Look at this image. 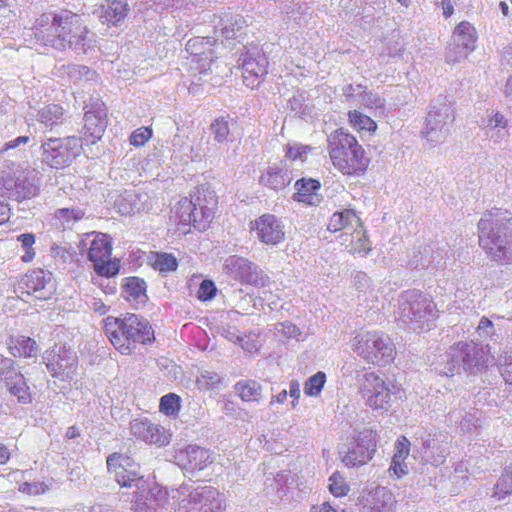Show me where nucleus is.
Segmentation results:
<instances>
[{
  "label": "nucleus",
  "instance_id": "obj_18",
  "mask_svg": "<svg viewBox=\"0 0 512 512\" xmlns=\"http://www.w3.org/2000/svg\"><path fill=\"white\" fill-rule=\"evenodd\" d=\"M188 198L194 202L195 211L203 218V226H210L218 206V197L215 191L205 185H200L190 193Z\"/></svg>",
  "mask_w": 512,
  "mask_h": 512
},
{
  "label": "nucleus",
  "instance_id": "obj_61",
  "mask_svg": "<svg viewBox=\"0 0 512 512\" xmlns=\"http://www.w3.org/2000/svg\"><path fill=\"white\" fill-rule=\"evenodd\" d=\"M9 218V208L6 203L0 201V225L5 223Z\"/></svg>",
  "mask_w": 512,
  "mask_h": 512
},
{
  "label": "nucleus",
  "instance_id": "obj_16",
  "mask_svg": "<svg viewBox=\"0 0 512 512\" xmlns=\"http://www.w3.org/2000/svg\"><path fill=\"white\" fill-rule=\"evenodd\" d=\"M225 266L234 278L243 284L263 287L269 280L257 265L245 258L232 256L226 260Z\"/></svg>",
  "mask_w": 512,
  "mask_h": 512
},
{
  "label": "nucleus",
  "instance_id": "obj_57",
  "mask_svg": "<svg viewBox=\"0 0 512 512\" xmlns=\"http://www.w3.org/2000/svg\"><path fill=\"white\" fill-rule=\"evenodd\" d=\"M11 458V452L9 448L0 442V465H5L9 462Z\"/></svg>",
  "mask_w": 512,
  "mask_h": 512
},
{
  "label": "nucleus",
  "instance_id": "obj_64",
  "mask_svg": "<svg viewBox=\"0 0 512 512\" xmlns=\"http://www.w3.org/2000/svg\"><path fill=\"white\" fill-rule=\"evenodd\" d=\"M66 438L74 439L80 436V430L76 426H70L67 428L65 433Z\"/></svg>",
  "mask_w": 512,
  "mask_h": 512
},
{
  "label": "nucleus",
  "instance_id": "obj_51",
  "mask_svg": "<svg viewBox=\"0 0 512 512\" xmlns=\"http://www.w3.org/2000/svg\"><path fill=\"white\" fill-rule=\"evenodd\" d=\"M501 375L507 384L512 385V354H506L504 356V362L501 366Z\"/></svg>",
  "mask_w": 512,
  "mask_h": 512
},
{
  "label": "nucleus",
  "instance_id": "obj_4",
  "mask_svg": "<svg viewBox=\"0 0 512 512\" xmlns=\"http://www.w3.org/2000/svg\"><path fill=\"white\" fill-rule=\"evenodd\" d=\"M326 141L329 160L339 173L356 177L367 171L370 159L355 135L344 128H337Z\"/></svg>",
  "mask_w": 512,
  "mask_h": 512
},
{
  "label": "nucleus",
  "instance_id": "obj_21",
  "mask_svg": "<svg viewBox=\"0 0 512 512\" xmlns=\"http://www.w3.org/2000/svg\"><path fill=\"white\" fill-rule=\"evenodd\" d=\"M107 127V112L103 107L88 110L84 114L83 137L91 144L101 139Z\"/></svg>",
  "mask_w": 512,
  "mask_h": 512
},
{
  "label": "nucleus",
  "instance_id": "obj_60",
  "mask_svg": "<svg viewBox=\"0 0 512 512\" xmlns=\"http://www.w3.org/2000/svg\"><path fill=\"white\" fill-rule=\"evenodd\" d=\"M102 291L107 295H113L117 291L116 281H109L106 285H101Z\"/></svg>",
  "mask_w": 512,
  "mask_h": 512
},
{
  "label": "nucleus",
  "instance_id": "obj_3",
  "mask_svg": "<svg viewBox=\"0 0 512 512\" xmlns=\"http://www.w3.org/2000/svg\"><path fill=\"white\" fill-rule=\"evenodd\" d=\"M479 246L495 261L512 262V217L494 208L483 215L478 223Z\"/></svg>",
  "mask_w": 512,
  "mask_h": 512
},
{
  "label": "nucleus",
  "instance_id": "obj_24",
  "mask_svg": "<svg viewBox=\"0 0 512 512\" xmlns=\"http://www.w3.org/2000/svg\"><path fill=\"white\" fill-rule=\"evenodd\" d=\"M216 40L212 37H195L186 43V51L190 58L196 56H205V63L201 64L202 70H210L211 65L216 59L215 47Z\"/></svg>",
  "mask_w": 512,
  "mask_h": 512
},
{
  "label": "nucleus",
  "instance_id": "obj_43",
  "mask_svg": "<svg viewBox=\"0 0 512 512\" xmlns=\"http://www.w3.org/2000/svg\"><path fill=\"white\" fill-rule=\"evenodd\" d=\"M512 493V476L502 475L494 487L493 497L502 500Z\"/></svg>",
  "mask_w": 512,
  "mask_h": 512
},
{
  "label": "nucleus",
  "instance_id": "obj_41",
  "mask_svg": "<svg viewBox=\"0 0 512 512\" xmlns=\"http://www.w3.org/2000/svg\"><path fill=\"white\" fill-rule=\"evenodd\" d=\"M349 485L339 472L333 473L329 478V491L335 497L346 496L349 492Z\"/></svg>",
  "mask_w": 512,
  "mask_h": 512
},
{
  "label": "nucleus",
  "instance_id": "obj_19",
  "mask_svg": "<svg viewBox=\"0 0 512 512\" xmlns=\"http://www.w3.org/2000/svg\"><path fill=\"white\" fill-rule=\"evenodd\" d=\"M130 12L129 4L123 0H105L97 11L101 24L111 27H118L126 20Z\"/></svg>",
  "mask_w": 512,
  "mask_h": 512
},
{
  "label": "nucleus",
  "instance_id": "obj_20",
  "mask_svg": "<svg viewBox=\"0 0 512 512\" xmlns=\"http://www.w3.org/2000/svg\"><path fill=\"white\" fill-rule=\"evenodd\" d=\"M23 285L27 294L35 295L38 299H47L51 294L52 274L41 268L33 269L26 273Z\"/></svg>",
  "mask_w": 512,
  "mask_h": 512
},
{
  "label": "nucleus",
  "instance_id": "obj_7",
  "mask_svg": "<svg viewBox=\"0 0 512 512\" xmlns=\"http://www.w3.org/2000/svg\"><path fill=\"white\" fill-rule=\"evenodd\" d=\"M92 235L87 258L93 263L94 271L101 277L116 276L120 271V260L111 259L113 246L110 236L101 232H93Z\"/></svg>",
  "mask_w": 512,
  "mask_h": 512
},
{
  "label": "nucleus",
  "instance_id": "obj_12",
  "mask_svg": "<svg viewBox=\"0 0 512 512\" xmlns=\"http://www.w3.org/2000/svg\"><path fill=\"white\" fill-rule=\"evenodd\" d=\"M0 363L6 370H0V380L3 381L8 392L17 398L18 403L27 405L32 402V393L24 375L15 369L14 361L1 358Z\"/></svg>",
  "mask_w": 512,
  "mask_h": 512
},
{
  "label": "nucleus",
  "instance_id": "obj_49",
  "mask_svg": "<svg viewBox=\"0 0 512 512\" xmlns=\"http://www.w3.org/2000/svg\"><path fill=\"white\" fill-rule=\"evenodd\" d=\"M215 284L210 280H203L198 289V298L201 301L211 300L216 294Z\"/></svg>",
  "mask_w": 512,
  "mask_h": 512
},
{
  "label": "nucleus",
  "instance_id": "obj_2",
  "mask_svg": "<svg viewBox=\"0 0 512 512\" xmlns=\"http://www.w3.org/2000/svg\"><path fill=\"white\" fill-rule=\"evenodd\" d=\"M103 330L112 346L122 355L133 354L138 344L147 345L155 341L150 322L134 313L108 316L103 321Z\"/></svg>",
  "mask_w": 512,
  "mask_h": 512
},
{
  "label": "nucleus",
  "instance_id": "obj_6",
  "mask_svg": "<svg viewBox=\"0 0 512 512\" xmlns=\"http://www.w3.org/2000/svg\"><path fill=\"white\" fill-rule=\"evenodd\" d=\"M81 139L76 136L51 137L41 144L42 163L52 169L70 166L80 154Z\"/></svg>",
  "mask_w": 512,
  "mask_h": 512
},
{
  "label": "nucleus",
  "instance_id": "obj_22",
  "mask_svg": "<svg viewBox=\"0 0 512 512\" xmlns=\"http://www.w3.org/2000/svg\"><path fill=\"white\" fill-rule=\"evenodd\" d=\"M8 353L16 359L36 358L39 354V345L36 340L23 334H11L6 340Z\"/></svg>",
  "mask_w": 512,
  "mask_h": 512
},
{
  "label": "nucleus",
  "instance_id": "obj_1",
  "mask_svg": "<svg viewBox=\"0 0 512 512\" xmlns=\"http://www.w3.org/2000/svg\"><path fill=\"white\" fill-rule=\"evenodd\" d=\"M32 30L35 39L43 46L58 50L84 49L90 42V30L83 17L66 8L42 13L36 18Z\"/></svg>",
  "mask_w": 512,
  "mask_h": 512
},
{
  "label": "nucleus",
  "instance_id": "obj_50",
  "mask_svg": "<svg viewBox=\"0 0 512 512\" xmlns=\"http://www.w3.org/2000/svg\"><path fill=\"white\" fill-rule=\"evenodd\" d=\"M364 453V449L357 448V446L353 449H350L346 455L343 457V462L348 467H355V466H361L365 463H359L357 460L359 457Z\"/></svg>",
  "mask_w": 512,
  "mask_h": 512
},
{
  "label": "nucleus",
  "instance_id": "obj_42",
  "mask_svg": "<svg viewBox=\"0 0 512 512\" xmlns=\"http://www.w3.org/2000/svg\"><path fill=\"white\" fill-rule=\"evenodd\" d=\"M353 237L356 238V242H352L350 252L352 254L366 255L370 250V242L362 231V229H355Z\"/></svg>",
  "mask_w": 512,
  "mask_h": 512
},
{
  "label": "nucleus",
  "instance_id": "obj_54",
  "mask_svg": "<svg viewBox=\"0 0 512 512\" xmlns=\"http://www.w3.org/2000/svg\"><path fill=\"white\" fill-rule=\"evenodd\" d=\"M59 360V355H52V359L50 358V355L47 356L46 367L51 372L53 377H57L60 373L61 365L59 364Z\"/></svg>",
  "mask_w": 512,
  "mask_h": 512
},
{
  "label": "nucleus",
  "instance_id": "obj_44",
  "mask_svg": "<svg viewBox=\"0 0 512 512\" xmlns=\"http://www.w3.org/2000/svg\"><path fill=\"white\" fill-rule=\"evenodd\" d=\"M153 136V130L150 127H140L134 130L129 136L130 145L134 147L144 146Z\"/></svg>",
  "mask_w": 512,
  "mask_h": 512
},
{
  "label": "nucleus",
  "instance_id": "obj_39",
  "mask_svg": "<svg viewBox=\"0 0 512 512\" xmlns=\"http://www.w3.org/2000/svg\"><path fill=\"white\" fill-rule=\"evenodd\" d=\"M326 383V375L324 372L319 371L313 376L309 377L304 384V393L308 397L318 396Z\"/></svg>",
  "mask_w": 512,
  "mask_h": 512
},
{
  "label": "nucleus",
  "instance_id": "obj_36",
  "mask_svg": "<svg viewBox=\"0 0 512 512\" xmlns=\"http://www.w3.org/2000/svg\"><path fill=\"white\" fill-rule=\"evenodd\" d=\"M181 409V398L175 393H168L160 398L159 411L168 416L176 418Z\"/></svg>",
  "mask_w": 512,
  "mask_h": 512
},
{
  "label": "nucleus",
  "instance_id": "obj_63",
  "mask_svg": "<svg viewBox=\"0 0 512 512\" xmlns=\"http://www.w3.org/2000/svg\"><path fill=\"white\" fill-rule=\"evenodd\" d=\"M35 255H36V251L34 248L33 249H25V253L21 256V260L24 263H29L35 258Z\"/></svg>",
  "mask_w": 512,
  "mask_h": 512
},
{
  "label": "nucleus",
  "instance_id": "obj_26",
  "mask_svg": "<svg viewBox=\"0 0 512 512\" xmlns=\"http://www.w3.org/2000/svg\"><path fill=\"white\" fill-rule=\"evenodd\" d=\"M296 193L294 199L308 205H313L318 200L316 192L320 188V183L314 179H300L295 183Z\"/></svg>",
  "mask_w": 512,
  "mask_h": 512
},
{
  "label": "nucleus",
  "instance_id": "obj_37",
  "mask_svg": "<svg viewBox=\"0 0 512 512\" xmlns=\"http://www.w3.org/2000/svg\"><path fill=\"white\" fill-rule=\"evenodd\" d=\"M189 465L192 469L202 470L210 463L209 452L201 447H192L187 451Z\"/></svg>",
  "mask_w": 512,
  "mask_h": 512
},
{
  "label": "nucleus",
  "instance_id": "obj_5",
  "mask_svg": "<svg viewBox=\"0 0 512 512\" xmlns=\"http://www.w3.org/2000/svg\"><path fill=\"white\" fill-rule=\"evenodd\" d=\"M353 350L368 363L385 366L394 359L395 347L384 333L367 331L354 337Z\"/></svg>",
  "mask_w": 512,
  "mask_h": 512
},
{
  "label": "nucleus",
  "instance_id": "obj_47",
  "mask_svg": "<svg viewBox=\"0 0 512 512\" xmlns=\"http://www.w3.org/2000/svg\"><path fill=\"white\" fill-rule=\"evenodd\" d=\"M406 459H397L392 457L391 464L388 468V472L391 476L399 479L408 474V466L406 464Z\"/></svg>",
  "mask_w": 512,
  "mask_h": 512
},
{
  "label": "nucleus",
  "instance_id": "obj_34",
  "mask_svg": "<svg viewBox=\"0 0 512 512\" xmlns=\"http://www.w3.org/2000/svg\"><path fill=\"white\" fill-rule=\"evenodd\" d=\"M31 194V191L22 192L19 190V184L17 179L8 172H2L0 174V196L11 197L15 196L17 200L27 198Z\"/></svg>",
  "mask_w": 512,
  "mask_h": 512
},
{
  "label": "nucleus",
  "instance_id": "obj_35",
  "mask_svg": "<svg viewBox=\"0 0 512 512\" xmlns=\"http://www.w3.org/2000/svg\"><path fill=\"white\" fill-rule=\"evenodd\" d=\"M84 217L85 212L80 208H60L54 212V219L63 228L81 221Z\"/></svg>",
  "mask_w": 512,
  "mask_h": 512
},
{
  "label": "nucleus",
  "instance_id": "obj_10",
  "mask_svg": "<svg viewBox=\"0 0 512 512\" xmlns=\"http://www.w3.org/2000/svg\"><path fill=\"white\" fill-rule=\"evenodd\" d=\"M244 84L254 89L258 87L268 73L269 61L258 47L246 50L240 57Z\"/></svg>",
  "mask_w": 512,
  "mask_h": 512
},
{
  "label": "nucleus",
  "instance_id": "obj_25",
  "mask_svg": "<svg viewBox=\"0 0 512 512\" xmlns=\"http://www.w3.org/2000/svg\"><path fill=\"white\" fill-rule=\"evenodd\" d=\"M64 119L65 109L59 104H47L37 112V120L50 130L62 124Z\"/></svg>",
  "mask_w": 512,
  "mask_h": 512
},
{
  "label": "nucleus",
  "instance_id": "obj_30",
  "mask_svg": "<svg viewBox=\"0 0 512 512\" xmlns=\"http://www.w3.org/2000/svg\"><path fill=\"white\" fill-rule=\"evenodd\" d=\"M403 298L405 303L409 304L411 309L413 310L414 319H420L422 317L421 311L423 310L424 314L427 312L429 314L433 311V302L428 300L423 296V294L420 291H408L403 295Z\"/></svg>",
  "mask_w": 512,
  "mask_h": 512
},
{
  "label": "nucleus",
  "instance_id": "obj_45",
  "mask_svg": "<svg viewBox=\"0 0 512 512\" xmlns=\"http://www.w3.org/2000/svg\"><path fill=\"white\" fill-rule=\"evenodd\" d=\"M221 378L217 373L205 372L196 379V385L200 390L209 391L218 386Z\"/></svg>",
  "mask_w": 512,
  "mask_h": 512
},
{
  "label": "nucleus",
  "instance_id": "obj_27",
  "mask_svg": "<svg viewBox=\"0 0 512 512\" xmlns=\"http://www.w3.org/2000/svg\"><path fill=\"white\" fill-rule=\"evenodd\" d=\"M290 178L285 169L269 167L259 178V183L273 190H281L290 183Z\"/></svg>",
  "mask_w": 512,
  "mask_h": 512
},
{
  "label": "nucleus",
  "instance_id": "obj_40",
  "mask_svg": "<svg viewBox=\"0 0 512 512\" xmlns=\"http://www.w3.org/2000/svg\"><path fill=\"white\" fill-rule=\"evenodd\" d=\"M123 291L128 297L138 299L145 293L146 285L138 277H127L124 279Z\"/></svg>",
  "mask_w": 512,
  "mask_h": 512
},
{
  "label": "nucleus",
  "instance_id": "obj_15",
  "mask_svg": "<svg viewBox=\"0 0 512 512\" xmlns=\"http://www.w3.org/2000/svg\"><path fill=\"white\" fill-rule=\"evenodd\" d=\"M250 230L256 233L260 242L278 245L285 240L284 224L275 215L266 213L250 223Z\"/></svg>",
  "mask_w": 512,
  "mask_h": 512
},
{
  "label": "nucleus",
  "instance_id": "obj_14",
  "mask_svg": "<svg viewBox=\"0 0 512 512\" xmlns=\"http://www.w3.org/2000/svg\"><path fill=\"white\" fill-rule=\"evenodd\" d=\"M477 38L476 29L471 23L460 22L453 31L454 44L447 51V61L455 63L466 58L474 50Z\"/></svg>",
  "mask_w": 512,
  "mask_h": 512
},
{
  "label": "nucleus",
  "instance_id": "obj_23",
  "mask_svg": "<svg viewBox=\"0 0 512 512\" xmlns=\"http://www.w3.org/2000/svg\"><path fill=\"white\" fill-rule=\"evenodd\" d=\"M130 429L134 436L141 438L145 442L156 444L158 446L168 443V436L165 430L159 425L150 423L147 420L135 419L131 422Z\"/></svg>",
  "mask_w": 512,
  "mask_h": 512
},
{
  "label": "nucleus",
  "instance_id": "obj_32",
  "mask_svg": "<svg viewBox=\"0 0 512 512\" xmlns=\"http://www.w3.org/2000/svg\"><path fill=\"white\" fill-rule=\"evenodd\" d=\"M148 260L151 267L161 274L173 272L178 267V261L171 253L152 252L148 257Z\"/></svg>",
  "mask_w": 512,
  "mask_h": 512
},
{
  "label": "nucleus",
  "instance_id": "obj_55",
  "mask_svg": "<svg viewBox=\"0 0 512 512\" xmlns=\"http://www.w3.org/2000/svg\"><path fill=\"white\" fill-rule=\"evenodd\" d=\"M17 241L21 243L23 249H33V245L36 242L35 235L33 233H24L17 237Z\"/></svg>",
  "mask_w": 512,
  "mask_h": 512
},
{
  "label": "nucleus",
  "instance_id": "obj_38",
  "mask_svg": "<svg viewBox=\"0 0 512 512\" xmlns=\"http://www.w3.org/2000/svg\"><path fill=\"white\" fill-rule=\"evenodd\" d=\"M313 148L310 145L301 143L287 144L285 150V159L291 162H305Z\"/></svg>",
  "mask_w": 512,
  "mask_h": 512
},
{
  "label": "nucleus",
  "instance_id": "obj_8",
  "mask_svg": "<svg viewBox=\"0 0 512 512\" xmlns=\"http://www.w3.org/2000/svg\"><path fill=\"white\" fill-rule=\"evenodd\" d=\"M450 363H448L447 376H453L455 367L462 363L466 370H482L488 366V354L475 343L458 342L450 347Z\"/></svg>",
  "mask_w": 512,
  "mask_h": 512
},
{
  "label": "nucleus",
  "instance_id": "obj_62",
  "mask_svg": "<svg viewBox=\"0 0 512 512\" xmlns=\"http://www.w3.org/2000/svg\"><path fill=\"white\" fill-rule=\"evenodd\" d=\"M289 394L296 401L299 399V397H300V386H299V383L297 381H292L290 383Z\"/></svg>",
  "mask_w": 512,
  "mask_h": 512
},
{
  "label": "nucleus",
  "instance_id": "obj_59",
  "mask_svg": "<svg viewBox=\"0 0 512 512\" xmlns=\"http://www.w3.org/2000/svg\"><path fill=\"white\" fill-rule=\"evenodd\" d=\"M441 7L443 9V15L445 18L450 17L454 12V7L450 0H442Z\"/></svg>",
  "mask_w": 512,
  "mask_h": 512
},
{
  "label": "nucleus",
  "instance_id": "obj_46",
  "mask_svg": "<svg viewBox=\"0 0 512 512\" xmlns=\"http://www.w3.org/2000/svg\"><path fill=\"white\" fill-rule=\"evenodd\" d=\"M210 128L218 142L226 141L230 134L228 121L224 117L215 119Z\"/></svg>",
  "mask_w": 512,
  "mask_h": 512
},
{
  "label": "nucleus",
  "instance_id": "obj_31",
  "mask_svg": "<svg viewBox=\"0 0 512 512\" xmlns=\"http://www.w3.org/2000/svg\"><path fill=\"white\" fill-rule=\"evenodd\" d=\"M234 390L244 402H258L262 396L261 384L252 379L238 381Z\"/></svg>",
  "mask_w": 512,
  "mask_h": 512
},
{
  "label": "nucleus",
  "instance_id": "obj_53",
  "mask_svg": "<svg viewBox=\"0 0 512 512\" xmlns=\"http://www.w3.org/2000/svg\"><path fill=\"white\" fill-rule=\"evenodd\" d=\"M20 491L28 495H40L45 492V487L41 484L25 482L20 486Z\"/></svg>",
  "mask_w": 512,
  "mask_h": 512
},
{
  "label": "nucleus",
  "instance_id": "obj_9",
  "mask_svg": "<svg viewBox=\"0 0 512 512\" xmlns=\"http://www.w3.org/2000/svg\"><path fill=\"white\" fill-rule=\"evenodd\" d=\"M203 218L195 211L194 202L188 197L181 198L170 212V222L179 235H186L193 229L203 232L209 226H203Z\"/></svg>",
  "mask_w": 512,
  "mask_h": 512
},
{
  "label": "nucleus",
  "instance_id": "obj_56",
  "mask_svg": "<svg viewBox=\"0 0 512 512\" xmlns=\"http://www.w3.org/2000/svg\"><path fill=\"white\" fill-rule=\"evenodd\" d=\"M192 69L198 72L199 74H205L208 70H202L200 68L201 64L205 63V56H196L190 59Z\"/></svg>",
  "mask_w": 512,
  "mask_h": 512
},
{
  "label": "nucleus",
  "instance_id": "obj_11",
  "mask_svg": "<svg viewBox=\"0 0 512 512\" xmlns=\"http://www.w3.org/2000/svg\"><path fill=\"white\" fill-rule=\"evenodd\" d=\"M221 498L214 487H199L191 491L180 505L178 512H220Z\"/></svg>",
  "mask_w": 512,
  "mask_h": 512
},
{
  "label": "nucleus",
  "instance_id": "obj_29",
  "mask_svg": "<svg viewBox=\"0 0 512 512\" xmlns=\"http://www.w3.org/2000/svg\"><path fill=\"white\" fill-rule=\"evenodd\" d=\"M356 446L357 448L364 449V453H362L357 462L367 463L370 461L376 451V432L372 429L360 431L356 438Z\"/></svg>",
  "mask_w": 512,
  "mask_h": 512
},
{
  "label": "nucleus",
  "instance_id": "obj_48",
  "mask_svg": "<svg viewBox=\"0 0 512 512\" xmlns=\"http://www.w3.org/2000/svg\"><path fill=\"white\" fill-rule=\"evenodd\" d=\"M410 441L406 436H400L395 442V452L392 457L407 459L410 453Z\"/></svg>",
  "mask_w": 512,
  "mask_h": 512
},
{
  "label": "nucleus",
  "instance_id": "obj_17",
  "mask_svg": "<svg viewBox=\"0 0 512 512\" xmlns=\"http://www.w3.org/2000/svg\"><path fill=\"white\" fill-rule=\"evenodd\" d=\"M106 464L122 487H130L139 478V465L127 455L113 453L107 457Z\"/></svg>",
  "mask_w": 512,
  "mask_h": 512
},
{
  "label": "nucleus",
  "instance_id": "obj_28",
  "mask_svg": "<svg viewBox=\"0 0 512 512\" xmlns=\"http://www.w3.org/2000/svg\"><path fill=\"white\" fill-rule=\"evenodd\" d=\"M348 123L350 127L357 133L375 134L377 131V123L368 115L359 110H350L347 113Z\"/></svg>",
  "mask_w": 512,
  "mask_h": 512
},
{
  "label": "nucleus",
  "instance_id": "obj_52",
  "mask_svg": "<svg viewBox=\"0 0 512 512\" xmlns=\"http://www.w3.org/2000/svg\"><path fill=\"white\" fill-rule=\"evenodd\" d=\"M30 141L28 136H19L13 140H10L4 144V146L0 149V154L7 152L10 149H15L20 145H26Z\"/></svg>",
  "mask_w": 512,
  "mask_h": 512
},
{
  "label": "nucleus",
  "instance_id": "obj_33",
  "mask_svg": "<svg viewBox=\"0 0 512 512\" xmlns=\"http://www.w3.org/2000/svg\"><path fill=\"white\" fill-rule=\"evenodd\" d=\"M360 219L352 209H344L342 211L335 212L327 225V228L331 232H337L343 230L353 224H359Z\"/></svg>",
  "mask_w": 512,
  "mask_h": 512
},
{
  "label": "nucleus",
  "instance_id": "obj_58",
  "mask_svg": "<svg viewBox=\"0 0 512 512\" xmlns=\"http://www.w3.org/2000/svg\"><path fill=\"white\" fill-rule=\"evenodd\" d=\"M490 125L494 127H505L507 124V121L505 120L504 116L500 113H495L494 116L490 119Z\"/></svg>",
  "mask_w": 512,
  "mask_h": 512
},
{
  "label": "nucleus",
  "instance_id": "obj_13",
  "mask_svg": "<svg viewBox=\"0 0 512 512\" xmlns=\"http://www.w3.org/2000/svg\"><path fill=\"white\" fill-rule=\"evenodd\" d=\"M360 392L366 404L374 410L386 408L391 399L388 384L374 372L364 375Z\"/></svg>",
  "mask_w": 512,
  "mask_h": 512
}]
</instances>
